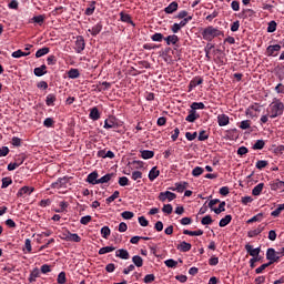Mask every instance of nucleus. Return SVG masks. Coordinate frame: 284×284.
Returning a JSON list of instances; mask_svg holds the SVG:
<instances>
[{
	"label": "nucleus",
	"mask_w": 284,
	"mask_h": 284,
	"mask_svg": "<svg viewBox=\"0 0 284 284\" xmlns=\"http://www.w3.org/2000/svg\"><path fill=\"white\" fill-rule=\"evenodd\" d=\"M284 112V104L281 100L273 101L268 106V115L271 119H276V116H281Z\"/></svg>",
	"instance_id": "1"
},
{
	"label": "nucleus",
	"mask_w": 284,
	"mask_h": 284,
	"mask_svg": "<svg viewBox=\"0 0 284 284\" xmlns=\"http://www.w3.org/2000/svg\"><path fill=\"white\" fill-rule=\"evenodd\" d=\"M221 34H223V32L214 27H207L202 32V37L205 41H212L216 39V37H221Z\"/></svg>",
	"instance_id": "2"
},
{
	"label": "nucleus",
	"mask_w": 284,
	"mask_h": 284,
	"mask_svg": "<svg viewBox=\"0 0 284 284\" xmlns=\"http://www.w3.org/2000/svg\"><path fill=\"white\" fill-rule=\"evenodd\" d=\"M62 239H64V241H71L73 243H81V236H79V234L77 233H71L70 231L63 233Z\"/></svg>",
	"instance_id": "3"
},
{
	"label": "nucleus",
	"mask_w": 284,
	"mask_h": 284,
	"mask_svg": "<svg viewBox=\"0 0 284 284\" xmlns=\"http://www.w3.org/2000/svg\"><path fill=\"white\" fill-rule=\"evenodd\" d=\"M84 50H85V39H83V36H78L75 40V52H78V54H81V52Z\"/></svg>",
	"instance_id": "4"
},
{
	"label": "nucleus",
	"mask_w": 284,
	"mask_h": 284,
	"mask_svg": "<svg viewBox=\"0 0 284 284\" xmlns=\"http://www.w3.org/2000/svg\"><path fill=\"white\" fill-rule=\"evenodd\" d=\"M174 199H176V195L170 191L161 192L159 195V201H162V203L165 201H174Z\"/></svg>",
	"instance_id": "5"
},
{
	"label": "nucleus",
	"mask_w": 284,
	"mask_h": 284,
	"mask_svg": "<svg viewBox=\"0 0 284 284\" xmlns=\"http://www.w3.org/2000/svg\"><path fill=\"white\" fill-rule=\"evenodd\" d=\"M278 253H276V250L274 248H268L266 251V258L267 261H274L275 263H278V260L281 256H277Z\"/></svg>",
	"instance_id": "6"
},
{
	"label": "nucleus",
	"mask_w": 284,
	"mask_h": 284,
	"mask_svg": "<svg viewBox=\"0 0 284 284\" xmlns=\"http://www.w3.org/2000/svg\"><path fill=\"white\" fill-rule=\"evenodd\" d=\"M179 10V2L173 1L171 2L165 9L164 12L166 14H174V12H176Z\"/></svg>",
	"instance_id": "7"
},
{
	"label": "nucleus",
	"mask_w": 284,
	"mask_h": 284,
	"mask_svg": "<svg viewBox=\"0 0 284 284\" xmlns=\"http://www.w3.org/2000/svg\"><path fill=\"white\" fill-rule=\"evenodd\" d=\"M196 119H201V115L196 111L191 109L189 111V115L185 118V121H187L189 123H194Z\"/></svg>",
	"instance_id": "8"
},
{
	"label": "nucleus",
	"mask_w": 284,
	"mask_h": 284,
	"mask_svg": "<svg viewBox=\"0 0 284 284\" xmlns=\"http://www.w3.org/2000/svg\"><path fill=\"white\" fill-rule=\"evenodd\" d=\"M217 123H219L220 128H224V125H229L230 116H227L226 114L217 115Z\"/></svg>",
	"instance_id": "9"
},
{
	"label": "nucleus",
	"mask_w": 284,
	"mask_h": 284,
	"mask_svg": "<svg viewBox=\"0 0 284 284\" xmlns=\"http://www.w3.org/2000/svg\"><path fill=\"white\" fill-rule=\"evenodd\" d=\"M245 250L250 254V256H258V254H261V247L254 248L250 244L245 245Z\"/></svg>",
	"instance_id": "10"
},
{
	"label": "nucleus",
	"mask_w": 284,
	"mask_h": 284,
	"mask_svg": "<svg viewBox=\"0 0 284 284\" xmlns=\"http://www.w3.org/2000/svg\"><path fill=\"white\" fill-rule=\"evenodd\" d=\"M99 173L92 172L88 175L87 181L88 183H91V185H99Z\"/></svg>",
	"instance_id": "11"
},
{
	"label": "nucleus",
	"mask_w": 284,
	"mask_h": 284,
	"mask_svg": "<svg viewBox=\"0 0 284 284\" xmlns=\"http://www.w3.org/2000/svg\"><path fill=\"white\" fill-rule=\"evenodd\" d=\"M34 192V187H30V186H22L18 193H17V196L21 197L23 196L24 194H31Z\"/></svg>",
	"instance_id": "12"
},
{
	"label": "nucleus",
	"mask_w": 284,
	"mask_h": 284,
	"mask_svg": "<svg viewBox=\"0 0 284 284\" xmlns=\"http://www.w3.org/2000/svg\"><path fill=\"white\" fill-rule=\"evenodd\" d=\"M265 230V226L260 225L257 229L248 231L247 236L248 239H254V236H258L263 231Z\"/></svg>",
	"instance_id": "13"
},
{
	"label": "nucleus",
	"mask_w": 284,
	"mask_h": 284,
	"mask_svg": "<svg viewBox=\"0 0 284 284\" xmlns=\"http://www.w3.org/2000/svg\"><path fill=\"white\" fill-rule=\"evenodd\" d=\"M271 190H274V191L278 190L280 192H284V182L276 180L271 184Z\"/></svg>",
	"instance_id": "14"
},
{
	"label": "nucleus",
	"mask_w": 284,
	"mask_h": 284,
	"mask_svg": "<svg viewBox=\"0 0 284 284\" xmlns=\"http://www.w3.org/2000/svg\"><path fill=\"white\" fill-rule=\"evenodd\" d=\"M176 250H179V252H190V250H192V244H190L187 242H181L176 246Z\"/></svg>",
	"instance_id": "15"
},
{
	"label": "nucleus",
	"mask_w": 284,
	"mask_h": 284,
	"mask_svg": "<svg viewBox=\"0 0 284 284\" xmlns=\"http://www.w3.org/2000/svg\"><path fill=\"white\" fill-rule=\"evenodd\" d=\"M101 30H103V24L98 23V24L93 26L91 29H89L88 32H90V34H92V37H97V34H99L101 32Z\"/></svg>",
	"instance_id": "16"
},
{
	"label": "nucleus",
	"mask_w": 284,
	"mask_h": 284,
	"mask_svg": "<svg viewBox=\"0 0 284 284\" xmlns=\"http://www.w3.org/2000/svg\"><path fill=\"white\" fill-rule=\"evenodd\" d=\"M89 116L92 121H99L101 119V113H99V109L94 106L91 109Z\"/></svg>",
	"instance_id": "17"
},
{
	"label": "nucleus",
	"mask_w": 284,
	"mask_h": 284,
	"mask_svg": "<svg viewBox=\"0 0 284 284\" xmlns=\"http://www.w3.org/2000/svg\"><path fill=\"white\" fill-rule=\"evenodd\" d=\"M115 256L128 261V258H130V253L128 252V250L120 248L115 252Z\"/></svg>",
	"instance_id": "18"
},
{
	"label": "nucleus",
	"mask_w": 284,
	"mask_h": 284,
	"mask_svg": "<svg viewBox=\"0 0 284 284\" xmlns=\"http://www.w3.org/2000/svg\"><path fill=\"white\" fill-rule=\"evenodd\" d=\"M266 52L268 57H274V52H281V45L280 44L268 45L266 49Z\"/></svg>",
	"instance_id": "19"
},
{
	"label": "nucleus",
	"mask_w": 284,
	"mask_h": 284,
	"mask_svg": "<svg viewBox=\"0 0 284 284\" xmlns=\"http://www.w3.org/2000/svg\"><path fill=\"white\" fill-rule=\"evenodd\" d=\"M164 41H166L168 45H176V43H179V36H169L164 39Z\"/></svg>",
	"instance_id": "20"
},
{
	"label": "nucleus",
	"mask_w": 284,
	"mask_h": 284,
	"mask_svg": "<svg viewBox=\"0 0 284 284\" xmlns=\"http://www.w3.org/2000/svg\"><path fill=\"white\" fill-rule=\"evenodd\" d=\"M203 83V78L195 77L189 84L190 90L196 88V85H201Z\"/></svg>",
	"instance_id": "21"
},
{
	"label": "nucleus",
	"mask_w": 284,
	"mask_h": 284,
	"mask_svg": "<svg viewBox=\"0 0 284 284\" xmlns=\"http://www.w3.org/2000/svg\"><path fill=\"white\" fill-rule=\"evenodd\" d=\"M45 70H47L45 64H42L41 67L36 68L33 72H34L36 77H43V74L48 73V71H45Z\"/></svg>",
	"instance_id": "22"
},
{
	"label": "nucleus",
	"mask_w": 284,
	"mask_h": 284,
	"mask_svg": "<svg viewBox=\"0 0 284 284\" xmlns=\"http://www.w3.org/2000/svg\"><path fill=\"white\" fill-rule=\"evenodd\" d=\"M105 130H111L112 128H116V122H114V118H109L104 121Z\"/></svg>",
	"instance_id": "23"
},
{
	"label": "nucleus",
	"mask_w": 284,
	"mask_h": 284,
	"mask_svg": "<svg viewBox=\"0 0 284 284\" xmlns=\"http://www.w3.org/2000/svg\"><path fill=\"white\" fill-rule=\"evenodd\" d=\"M263 187H265V184H264V183L257 184V185L252 190L253 196H261V192H263Z\"/></svg>",
	"instance_id": "24"
},
{
	"label": "nucleus",
	"mask_w": 284,
	"mask_h": 284,
	"mask_svg": "<svg viewBox=\"0 0 284 284\" xmlns=\"http://www.w3.org/2000/svg\"><path fill=\"white\" fill-rule=\"evenodd\" d=\"M183 234H185L186 236H203V230H197V231L184 230Z\"/></svg>",
	"instance_id": "25"
},
{
	"label": "nucleus",
	"mask_w": 284,
	"mask_h": 284,
	"mask_svg": "<svg viewBox=\"0 0 284 284\" xmlns=\"http://www.w3.org/2000/svg\"><path fill=\"white\" fill-rule=\"evenodd\" d=\"M159 174H161V171L156 170V166L152 168V170L149 172V180L154 181Z\"/></svg>",
	"instance_id": "26"
},
{
	"label": "nucleus",
	"mask_w": 284,
	"mask_h": 284,
	"mask_svg": "<svg viewBox=\"0 0 284 284\" xmlns=\"http://www.w3.org/2000/svg\"><path fill=\"white\" fill-rule=\"evenodd\" d=\"M50 52V48L48 47H44L42 49H39L37 52H36V57L37 59H41V57H45V54H48Z\"/></svg>",
	"instance_id": "27"
},
{
	"label": "nucleus",
	"mask_w": 284,
	"mask_h": 284,
	"mask_svg": "<svg viewBox=\"0 0 284 284\" xmlns=\"http://www.w3.org/2000/svg\"><path fill=\"white\" fill-rule=\"evenodd\" d=\"M132 262L134 263L135 267H143V257L139 255H134L132 257Z\"/></svg>",
	"instance_id": "28"
},
{
	"label": "nucleus",
	"mask_w": 284,
	"mask_h": 284,
	"mask_svg": "<svg viewBox=\"0 0 284 284\" xmlns=\"http://www.w3.org/2000/svg\"><path fill=\"white\" fill-rule=\"evenodd\" d=\"M232 223V215H226L224 219L220 221V227H225L226 225H230Z\"/></svg>",
	"instance_id": "29"
},
{
	"label": "nucleus",
	"mask_w": 284,
	"mask_h": 284,
	"mask_svg": "<svg viewBox=\"0 0 284 284\" xmlns=\"http://www.w3.org/2000/svg\"><path fill=\"white\" fill-rule=\"evenodd\" d=\"M191 110L196 112V110H205V104L203 102H193L191 104Z\"/></svg>",
	"instance_id": "30"
},
{
	"label": "nucleus",
	"mask_w": 284,
	"mask_h": 284,
	"mask_svg": "<svg viewBox=\"0 0 284 284\" xmlns=\"http://www.w3.org/2000/svg\"><path fill=\"white\" fill-rule=\"evenodd\" d=\"M120 17H121V21H123L124 23H131L132 26H134V22L132 21V18L130 17V14L121 12Z\"/></svg>",
	"instance_id": "31"
},
{
	"label": "nucleus",
	"mask_w": 284,
	"mask_h": 284,
	"mask_svg": "<svg viewBox=\"0 0 284 284\" xmlns=\"http://www.w3.org/2000/svg\"><path fill=\"white\" fill-rule=\"evenodd\" d=\"M141 156H142L144 160L153 159V158H154V151H150V150L141 151Z\"/></svg>",
	"instance_id": "32"
},
{
	"label": "nucleus",
	"mask_w": 284,
	"mask_h": 284,
	"mask_svg": "<svg viewBox=\"0 0 284 284\" xmlns=\"http://www.w3.org/2000/svg\"><path fill=\"white\" fill-rule=\"evenodd\" d=\"M114 250H116V247H114V246H104L99 250V254L100 255L110 254V252H114Z\"/></svg>",
	"instance_id": "33"
},
{
	"label": "nucleus",
	"mask_w": 284,
	"mask_h": 284,
	"mask_svg": "<svg viewBox=\"0 0 284 284\" xmlns=\"http://www.w3.org/2000/svg\"><path fill=\"white\" fill-rule=\"evenodd\" d=\"M112 176H114L113 173L105 174L104 176L98 179V184L99 183H109V181L112 180Z\"/></svg>",
	"instance_id": "34"
},
{
	"label": "nucleus",
	"mask_w": 284,
	"mask_h": 284,
	"mask_svg": "<svg viewBox=\"0 0 284 284\" xmlns=\"http://www.w3.org/2000/svg\"><path fill=\"white\" fill-rule=\"evenodd\" d=\"M267 165H270V163L266 160H258L255 164V168L257 170H264V168H267Z\"/></svg>",
	"instance_id": "35"
},
{
	"label": "nucleus",
	"mask_w": 284,
	"mask_h": 284,
	"mask_svg": "<svg viewBox=\"0 0 284 284\" xmlns=\"http://www.w3.org/2000/svg\"><path fill=\"white\" fill-rule=\"evenodd\" d=\"M30 52H23L21 50L14 51L11 57H13V59H21V57H29Z\"/></svg>",
	"instance_id": "36"
},
{
	"label": "nucleus",
	"mask_w": 284,
	"mask_h": 284,
	"mask_svg": "<svg viewBox=\"0 0 284 284\" xmlns=\"http://www.w3.org/2000/svg\"><path fill=\"white\" fill-rule=\"evenodd\" d=\"M68 77H69V79H79V77H80L79 70L78 69L69 70Z\"/></svg>",
	"instance_id": "37"
},
{
	"label": "nucleus",
	"mask_w": 284,
	"mask_h": 284,
	"mask_svg": "<svg viewBox=\"0 0 284 284\" xmlns=\"http://www.w3.org/2000/svg\"><path fill=\"white\" fill-rule=\"evenodd\" d=\"M110 234H112V231L110 230L109 226H103L101 229L102 239H108L110 236Z\"/></svg>",
	"instance_id": "38"
},
{
	"label": "nucleus",
	"mask_w": 284,
	"mask_h": 284,
	"mask_svg": "<svg viewBox=\"0 0 284 284\" xmlns=\"http://www.w3.org/2000/svg\"><path fill=\"white\" fill-rule=\"evenodd\" d=\"M202 225H212V223H214V220H212L211 215H205L202 221H201Z\"/></svg>",
	"instance_id": "39"
},
{
	"label": "nucleus",
	"mask_w": 284,
	"mask_h": 284,
	"mask_svg": "<svg viewBox=\"0 0 284 284\" xmlns=\"http://www.w3.org/2000/svg\"><path fill=\"white\" fill-rule=\"evenodd\" d=\"M231 8L234 12H239L241 10V2H239V0H233L231 2Z\"/></svg>",
	"instance_id": "40"
},
{
	"label": "nucleus",
	"mask_w": 284,
	"mask_h": 284,
	"mask_svg": "<svg viewBox=\"0 0 284 284\" xmlns=\"http://www.w3.org/2000/svg\"><path fill=\"white\" fill-rule=\"evenodd\" d=\"M283 210H284V204H280L277 209L271 213V216H274V217L280 216Z\"/></svg>",
	"instance_id": "41"
},
{
	"label": "nucleus",
	"mask_w": 284,
	"mask_h": 284,
	"mask_svg": "<svg viewBox=\"0 0 284 284\" xmlns=\"http://www.w3.org/2000/svg\"><path fill=\"white\" fill-rule=\"evenodd\" d=\"M263 148H265V141L263 140H257L253 145V150H263Z\"/></svg>",
	"instance_id": "42"
},
{
	"label": "nucleus",
	"mask_w": 284,
	"mask_h": 284,
	"mask_svg": "<svg viewBox=\"0 0 284 284\" xmlns=\"http://www.w3.org/2000/svg\"><path fill=\"white\" fill-rule=\"evenodd\" d=\"M54 101H57V95L54 94L47 95V100H45L47 105H54Z\"/></svg>",
	"instance_id": "43"
},
{
	"label": "nucleus",
	"mask_w": 284,
	"mask_h": 284,
	"mask_svg": "<svg viewBox=\"0 0 284 284\" xmlns=\"http://www.w3.org/2000/svg\"><path fill=\"white\" fill-rule=\"evenodd\" d=\"M251 125H252V121L244 120L241 122L240 128L241 130H250Z\"/></svg>",
	"instance_id": "44"
},
{
	"label": "nucleus",
	"mask_w": 284,
	"mask_h": 284,
	"mask_svg": "<svg viewBox=\"0 0 284 284\" xmlns=\"http://www.w3.org/2000/svg\"><path fill=\"white\" fill-rule=\"evenodd\" d=\"M122 219H125L126 221H130V219H134V213L130 211H124L121 214Z\"/></svg>",
	"instance_id": "45"
},
{
	"label": "nucleus",
	"mask_w": 284,
	"mask_h": 284,
	"mask_svg": "<svg viewBox=\"0 0 284 284\" xmlns=\"http://www.w3.org/2000/svg\"><path fill=\"white\" fill-rule=\"evenodd\" d=\"M203 172H205V170H203V168L196 166L193 169L192 174H193V176H201V174H203Z\"/></svg>",
	"instance_id": "46"
},
{
	"label": "nucleus",
	"mask_w": 284,
	"mask_h": 284,
	"mask_svg": "<svg viewBox=\"0 0 284 284\" xmlns=\"http://www.w3.org/2000/svg\"><path fill=\"white\" fill-rule=\"evenodd\" d=\"M175 186H176V191L178 192H183V191H185L186 190V187H187V183L186 182H183V183H176L175 184Z\"/></svg>",
	"instance_id": "47"
},
{
	"label": "nucleus",
	"mask_w": 284,
	"mask_h": 284,
	"mask_svg": "<svg viewBox=\"0 0 284 284\" xmlns=\"http://www.w3.org/2000/svg\"><path fill=\"white\" fill-rule=\"evenodd\" d=\"M164 264L166 265V267H176V266L179 265V262H176V261L170 258V260H166V261L164 262Z\"/></svg>",
	"instance_id": "48"
},
{
	"label": "nucleus",
	"mask_w": 284,
	"mask_h": 284,
	"mask_svg": "<svg viewBox=\"0 0 284 284\" xmlns=\"http://www.w3.org/2000/svg\"><path fill=\"white\" fill-rule=\"evenodd\" d=\"M173 207L172 204H164V206L162 207V212L164 214H172Z\"/></svg>",
	"instance_id": "49"
},
{
	"label": "nucleus",
	"mask_w": 284,
	"mask_h": 284,
	"mask_svg": "<svg viewBox=\"0 0 284 284\" xmlns=\"http://www.w3.org/2000/svg\"><path fill=\"white\" fill-rule=\"evenodd\" d=\"M9 185H12V179L11 178H3L2 179V189L8 187Z\"/></svg>",
	"instance_id": "50"
},
{
	"label": "nucleus",
	"mask_w": 284,
	"mask_h": 284,
	"mask_svg": "<svg viewBox=\"0 0 284 284\" xmlns=\"http://www.w3.org/2000/svg\"><path fill=\"white\" fill-rule=\"evenodd\" d=\"M119 194H120L119 191H114V193L106 199V203H112L116 201V199H119Z\"/></svg>",
	"instance_id": "51"
},
{
	"label": "nucleus",
	"mask_w": 284,
	"mask_h": 284,
	"mask_svg": "<svg viewBox=\"0 0 284 284\" xmlns=\"http://www.w3.org/2000/svg\"><path fill=\"white\" fill-rule=\"evenodd\" d=\"M190 21H192V16L183 18V20L179 23L180 28H185L187 26V23H190Z\"/></svg>",
	"instance_id": "52"
},
{
	"label": "nucleus",
	"mask_w": 284,
	"mask_h": 284,
	"mask_svg": "<svg viewBox=\"0 0 284 284\" xmlns=\"http://www.w3.org/2000/svg\"><path fill=\"white\" fill-rule=\"evenodd\" d=\"M213 212L216 214H221V212H225V202H221L217 209H213Z\"/></svg>",
	"instance_id": "53"
},
{
	"label": "nucleus",
	"mask_w": 284,
	"mask_h": 284,
	"mask_svg": "<svg viewBox=\"0 0 284 284\" xmlns=\"http://www.w3.org/2000/svg\"><path fill=\"white\" fill-rule=\"evenodd\" d=\"M91 221H92V216L85 215L81 217L80 223L81 225H88V223H90Z\"/></svg>",
	"instance_id": "54"
},
{
	"label": "nucleus",
	"mask_w": 284,
	"mask_h": 284,
	"mask_svg": "<svg viewBox=\"0 0 284 284\" xmlns=\"http://www.w3.org/2000/svg\"><path fill=\"white\" fill-rule=\"evenodd\" d=\"M139 179H143V173L141 171H134L132 173V180L133 181H139Z\"/></svg>",
	"instance_id": "55"
},
{
	"label": "nucleus",
	"mask_w": 284,
	"mask_h": 284,
	"mask_svg": "<svg viewBox=\"0 0 284 284\" xmlns=\"http://www.w3.org/2000/svg\"><path fill=\"white\" fill-rule=\"evenodd\" d=\"M128 183H130V180L126 176H122L119 179V185H121V187H125Z\"/></svg>",
	"instance_id": "56"
},
{
	"label": "nucleus",
	"mask_w": 284,
	"mask_h": 284,
	"mask_svg": "<svg viewBox=\"0 0 284 284\" xmlns=\"http://www.w3.org/2000/svg\"><path fill=\"white\" fill-rule=\"evenodd\" d=\"M139 223L142 227H148V225H150V222L145 219V216H140Z\"/></svg>",
	"instance_id": "57"
},
{
	"label": "nucleus",
	"mask_w": 284,
	"mask_h": 284,
	"mask_svg": "<svg viewBox=\"0 0 284 284\" xmlns=\"http://www.w3.org/2000/svg\"><path fill=\"white\" fill-rule=\"evenodd\" d=\"M65 272H61L59 275H58V283L59 284H65Z\"/></svg>",
	"instance_id": "58"
},
{
	"label": "nucleus",
	"mask_w": 284,
	"mask_h": 284,
	"mask_svg": "<svg viewBox=\"0 0 284 284\" xmlns=\"http://www.w3.org/2000/svg\"><path fill=\"white\" fill-rule=\"evenodd\" d=\"M152 41H158V42H161L163 41V33H154L152 37H151Z\"/></svg>",
	"instance_id": "59"
},
{
	"label": "nucleus",
	"mask_w": 284,
	"mask_h": 284,
	"mask_svg": "<svg viewBox=\"0 0 284 284\" xmlns=\"http://www.w3.org/2000/svg\"><path fill=\"white\" fill-rule=\"evenodd\" d=\"M267 32H276V22L271 21L267 27Z\"/></svg>",
	"instance_id": "60"
},
{
	"label": "nucleus",
	"mask_w": 284,
	"mask_h": 284,
	"mask_svg": "<svg viewBox=\"0 0 284 284\" xmlns=\"http://www.w3.org/2000/svg\"><path fill=\"white\" fill-rule=\"evenodd\" d=\"M196 136H197L196 132H194V133L186 132L185 133V138L187 139V141H194V139H196Z\"/></svg>",
	"instance_id": "61"
},
{
	"label": "nucleus",
	"mask_w": 284,
	"mask_h": 284,
	"mask_svg": "<svg viewBox=\"0 0 284 284\" xmlns=\"http://www.w3.org/2000/svg\"><path fill=\"white\" fill-rule=\"evenodd\" d=\"M210 139V135L205 133V131H201L199 134V141H207Z\"/></svg>",
	"instance_id": "62"
},
{
	"label": "nucleus",
	"mask_w": 284,
	"mask_h": 284,
	"mask_svg": "<svg viewBox=\"0 0 284 284\" xmlns=\"http://www.w3.org/2000/svg\"><path fill=\"white\" fill-rule=\"evenodd\" d=\"M275 92H277V94H284V85L283 84H277L275 87Z\"/></svg>",
	"instance_id": "63"
},
{
	"label": "nucleus",
	"mask_w": 284,
	"mask_h": 284,
	"mask_svg": "<svg viewBox=\"0 0 284 284\" xmlns=\"http://www.w3.org/2000/svg\"><path fill=\"white\" fill-rule=\"evenodd\" d=\"M154 281V274H148L144 277V283H153Z\"/></svg>",
	"instance_id": "64"
}]
</instances>
